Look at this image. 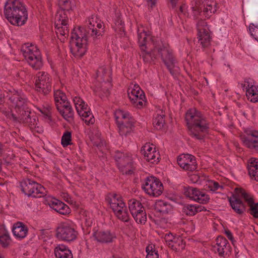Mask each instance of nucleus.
I'll return each instance as SVG.
<instances>
[{
    "mask_svg": "<svg viewBox=\"0 0 258 258\" xmlns=\"http://www.w3.org/2000/svg\"><path fill=\"white\" fill-rule=\"evenodd\" d=\"M207 0H196L195 6L192 7V9L196 12H199L200 10H202L204 4L206 3Z\"/></svg>",
    "mask_w": 258,
    "mask_h": 258,
    "instance_id": "obj_50",
    "label": "nucleus"
},
{
    "mask_svg": "<svg viewBox=\"0 0 258 258\" xmlns=\"http://www.w3.org/2000/svg\"><path fill=\"white\" fill-rule=\"evenodd\" d=\"M171 4L172 5V8H174L176 7L177 0H170Z\"/></svg>",
    "mask_w": 258,
    "mask_h": 258,
    "instance_id": "obj_64",
    "label": "nucleus"
},
{
    "mask_svg": "<svg viewBox=\"0 0 258 258\" xmlns=\"http://www.w3.org/2000/svg\"><path fill=\"white\" fill-rule=\"evenodd\" d=\"M237 194L239 199L242 198L244 201L247 203L248 205L251 204L254 202L252 197L248 192H246L244 189L240 188H236L235 189V193Z\"/></svg>",
    "mask_w": 258,
    "mask_h": 258,
    "instance_id": "obj_33",
    "label": "nucleus"
},
{
    "mask_svg": "<svg viewBox=\"0 0 258 258\" xmlns=\"http://www.w3.org/2000/svg\"><path fill=\"white\" fill-rule=\"evenodd\" d=\"M216 6L217 3L214 1H206L202 9V13L205 18H209L212 14L215 13L217 10Z\"/></svg>",
    "mask_w": 258,
    "mask_h": 258,
    "instance_id": "obj_29",
    "label": "nucleus"
},
{
    "mask_svg": "<svg viewBox=\"0 0 258 258\" xmlns=\"http://www.w3.org/2000/svg\"><path fill=\"white\" fill-rule=\"evenodd\" d=\"M137 223L139 224H145L147 221V215L145 210L141 211L140 213L132 216Z\"/></svg>",
    "mask_w": 258,
    "mask_h": 258,
    "instance_id": "obj_45",
    "label": "nucleus"
},
{
    "mask_svg": "<svg viewBox=\"0 0 258 258\" xmlns=\"http://www.w3.org/2000/svg\"><path fill=\"white\" fill-rule=\"evenodd\" d=\"M166 243L169 247L173 249L177 250L178 248L176 246V245H175V244L174 242V239L172 240L171 242H167Z\"/></svg>",
    "mask_w": 258,
    "mask_h": 258,
    "instance_id": "obj_61",
    "label": "nucleus"
},
{
    "mask_svg": "<svg viewBox=\"0 0 258 258\" xmlns=\"http://www.w3.org/2000/svg\"><path fill=\"white\" fill-rule=\"evenodd\" d=\"M12 231L14 235L17 238L23 239L26 236L28 229L24 223L18 222L14 225Z\"/></svg>",
    "mask_w": 258,
    "mask_h": 258,
    "instance_id": "obj_24",
    "label": "nucleus"
},
{
    "mask_svg": "<svg viewBox=\"0 0 258 258\" xmlns=\"http://www.w3.org/2000/svg\"><path fill=\"white\" fill-rule=\"evenodd\" d=\"M54 98L56 107L57 104L62 105L67 102L66 95L59 90L54 91Z\"/></svg>",
    "mask_w": 258,
    "mask_h": 258,
    "instance_id": "obj_37",
    "label": "nucleus"
},
{
    "mask_svg": "<svg viewBox=\"0 0 258 258\" xmlns=\"http://www.w3.org/2000/svg\"><path fill=\"white\" fill-rule=\"evenodd\" d=\"M228 200L231 208L237 214L241 215L245 211L246 206L237 194H233L232 197L228 198Z\"/></svg>",
    "mask_w": 258,
    "mask_h": 258,
    "instance_id": "obj_20",
    "label": "nucleus"
},
{
    "mask_svg": "<svg viewBox=\"0 0 258 258\" xmlns=\"http://www.w3.org/2000/svg\"><path fill=\"white\" fill-rule=\"evenodd\" d=\"M174 242L176 245L177 247V250L180 249V248L183 249L185 247V242L181 238H174Z\"/></svg>",
    "mask_w": 258,
    "mask_h": 258,
    "instance_id": "obj_51",
    "label": "nucleus"
},
{
    "mask_svg": "<svg viewBox=\"0 0 258 258\" xmlns=\"http://www.w3.org/2000/svg\"><path fill=\"white\" fill-rule=\"evenodd\" d=\"M49 207L60 214L66 215L70 213L69 207L64 203L56 199H53L48 202Z\"/></svg>",
    "mask_w": 258,
    "mask_h": 258,
    "instance_id": "obj_21",
    "label": "nucleus"
},
{
    "mask_svg": "<svg viewBox=\"0 0 258 258\" xmlns=\"http://www.w3.org/2000/svg\"><path fill=\"white\" fill-rule=\"evenodd\" d=\"M216 248L218 254L221 257H224L228 255L231 249V246L228 240L222 236H219L216 239Z\"/></svg>",
    "mask_w": 258,
    "mask_h": 258,
    "instance_id": "obj_18",
    "label": "nucleus"
},
{
    "mask_svg": "<svg viewBox=\"0 0 258 258\" xmlns=\"http://www.w3.org/2000/svg\"><path fill=\"white\" fill-rule=\"evenodd\" d=\"M83 112H84L85 113H81L79 115L82 117L85 122L88 125L90 124H93L95 121V119L89 108H87Z\"/></svg>",
    "mask_w": 258,
    "mask_h": 258,
    "instance_id": "obj_39",
    "label": "nucleus"
},
{
    "mask_svg": "<svg viewBox=\"0 0 258 258\" xmlns=\"http://www.w3.org/2000/svg\"><path fill=\"white\" fill-rule=\"evenodd\" d=\"M106 201L113 212L125 205L121 196L114 192L108 194L106 197Z\"/></svg>",
    "mask_w": 258,
    "mask_h": 258,
    "instance_id": "obj_19",
    "label": "nucleus"
},
{
    "mask_svg": "<svg viewBox=\"0 0 258 258\" xmlns=\"http://www.w3.org/2000/svg\"><path fill=\"white\" fill-rule=\"evenodd\" d=\"M128 204L130 213L132 216L140 213L141 211L145 210L141 203L137 200L131 199L129 200Z\"/></svg>",
    "mask_w": 258,
    "mask_h": 258,
    "instance_id": "obj_30",
    "label": "nucleus"
},
{
    "mask_svg": "<svg viewBox=\"0 0 258 258\" xmlns=\"http://www.w3.org/2000/svg\"><path fill=\"white\" fill-rule=\"evenodd\" d=\"M146 251L147 253L146 258H159L158 251L155 249L154 245H148L146 248Z\"/></svg>",
    "mask_w": 258,
    "mask_h": 258,
    "instance_id": "obj_41",
    "label": "nucleus"
},
{
    "mask_svg": "<svg viewBox=\"0 0 258 258\" xmlns=\"http://www.w3.org/2000/svg\"><path fill=\"white\" fill-rule=\"evenodd\" d=\"M58 5L64 13L65 11L68 12L72 9L70 0H58Z\"/></svg>",
    "mask_w": 258,
    "mask_h": 258,
    "instance_id": "obj_47",
    "label": "nucleus"
},
{
    "mask_svg": "<svg viewBox=\"0 0 258 258\" xmlns=\"http://www.w3.org/2000/svg\"><path fill=\"white\" fill-rule=\"evenodd\" d=\"M177 162L179 166L183 169L193 171L197 168L196 157L189 154H183L177 158Z\"/></svg>",
    "mask_w": 258,
    "mask_h": 258,
    "instance_id": "obj_15",
    "label": "nucleus"
},
{
    "mask_svg": "<svg viewBox=\"0 0 258 258\" xmlns=\"http://www.w3.org/2000/svg\"><path fill=\"white\" fill-rule=\"evenodd\" d=\"M206 209L203 206L199 205L185 204L182 208V213L187 216H194L197 213Z\"/></svg>",
    "mask_w": 258,
    "mask_h": 258,
    "instance_id": "obj_25",
    "label": "nucleus"
},
{
    "mask_svg": "<svg viewBox=\"0 0 258 258\" xmlns=\"http://www.w3.org/2000/svg\"><path fill=\"white\" fill-rule=\"evenodd\" d=\"M198 29V37L199 42L203 47H208L211 41L209 29L207 23L201 19L197 24Z\"/></svg>",
    "mask_w": 258,
    "mask_h": 258,
    "instance_id": "obj_13",
    "label": "nucleus"
},
{
    "mask_svg": "<svg viewBox=\"0 0 258 258\" xmlns=\"http://www.w3.org/2000/svg\"><path fill=\"white\" fill-rule=\"evenodd\" d=\"M248 173L258 181V159L251 158L248 161Z\"/></svg>",
    "mask_w": 258,
    "mask_h": 258,
    "instance_id": "obj_27",
    "label": "nucleus"
},
{
    "mask_svg": "<svg viewBox=\"0 0 258 258\" xmlns=\"http://www.w3.org/2000/svg\"><path fill=\"white\" fill-rule=\"evenodd\" d=\"M192 9L194 17L196 19H198V16L200 15L201 14V13H202V10H200V12H196V11H194V10L193 9Z\"/></svg>",
    "mask_w": 258,
    "mask_h": 258,
    "instance_id": "obj_62",
    "label": "nucleus"
},
{
    "mask_svg": "<svg viewBox=\"0 0 258 258\" xmlns=\"http://www.w3.org/2000/svg\"><path fill=\"white\" fill-rule=\"evenodd\" d=\"M21 51L28 64L33 69L37 70L42 67V56L36 46L25 43L22 45Z\"/></svg>",
    "mask_w": 258,
    "mask_h": 258,
    "instance_id": "obj_5",
    "label": "nucleus"
},
{
    "mask_svg": "<svg viewBox=\"0 0 258 258\" xmlns=\"http://www.w3.org/2000/svg\"><path fill=\"white\" fill-rule=\"evenodd\" d=\"M246 96L248 99L252 102L258 101V87L256 86H251L250 88L246 90Z\"/></svg>",
    "mask_w": 258,
    "mask_h": 258,
    "instance_id": "obj_35",
    "label": "nucleus"
},
{
    "mask_svg": "<svg viewBox=\"0 0 258 258\" xmlns=\"http://www.w3.org/2000/svg\"><path fill=\"white\" fill-rule=\"evenodd\" d=\"M106 74L108 76H109V73L108 72V70L104 67L100 68L97 72V75L98 77H99L100 76H101L102 75L103 81H105L104 77Z\"/></svg>",
    "mask_w": 258,
    "mask_h": 258,
    "instance_id": "obj_52",
    "label": "nucleus"
},
{
    "mask_svg": "<svg viewBox=\"0 0 258 258\" xmlns=\"http://www.w3.org/2000/svg\"><path fill=\"white\" fill-rule=\"evenodd\" d=\"M114 116L116 122L119 120H124L131 117V115L128 112L124 111L121 110H118L115 112Z\"/></svg>",
    "mask_w": 258,
    "mask_h": 258,
    "instance_id": "obj_43",
    "label": "nucleus"
},
{
    "mask_svg": "<svg viewBox=\"0 0 258 258\" xmlns=\"http://www.w3.org/2000/svg\"><path fill=\"white\" fill-rule=\"evenodd\" d=\"M157 208L160 213L167 214L172 211V207L166 202L160 201L157 204Z\"/></svg>",
    "mask_w": 258,
    "mask_h": 258,
    "instance_id": "obj_38",
    "label": "nucleus"
},
{
    "mask_svg": "<svg viewBox=\"0 0 258 258\" xmlns=\"http://www.w3.org/2000/svg\"><path fill=\"white\" fill-rule=\"evenodd\" d=\"M51 107H48L46 108L40 109V111L44 115L46 118L51 120Z\"/></svg>",
    "mask_w": 258,
    "mask_h": 258,
    "instance_id": "obj_53",
    "label": "nucleus"
},
{
    "mask_svg": "<svg viewBox=\"0 0 258 258\" xmlns=\"http://www.w3.org/2000/svg\"><path fill=\"white\" fill-rule=\"evenodd\" d=\"M56 235L62 240L72 241L76 238L77 232L68 224H63L57 228Z\"/></svg>",
    "mask_w": 258,
    "mask_h": 258,
    "instance_id": "obj_14",
    "label": "nucleus"
},
{
    "mask_svg": "<svg viewBox=\"0 0 258 258\" xmlns=\"http://www.w3.org/2000/svg\"><path fill=\"white\" fill-rule=\"evenodd\" d=\"M18 113V116H17L14 113H10L8 115V117L14 121V122H20V120L19 119V112H17Z\"/></svg>",
    "mask_w": 258,
    "mask_h": 258,
    "instance_id": "obj_57",
    "label": "nucleus"
},
{
    "mask_svg": "<svg viewBox=\"0 0 258 258\" xmlns=\"http://www.w3.org/2000/svg\"><path fill=\"white\" fill-rule=\"evenodd\" d=\"M54 253L57 258H73L71 251L62 244L55 247Z\"/></svg>",
    "mask_w": 258,
    "mask_h": 258,
    "instance_id": "obj_28",
    "label": "nucleus"
},
{
    "mask_svg": "<svg viewBox=\"0 0 258 258\" xmlns=\"http://www.w3.org/2000/svg\"><path fill=\"white\" fill-rule=\"evenodd\" d=\"M73 101L78 114L85 113L83 111L88 108V105L86 104L85 102L79 97H74Z\"/></svg>",
    "mask_w": 258,
    "mask_h": 258,
    "instance_id": "obj_34",
    "label": "nucleus"
},
{
    "mask_svg": "<svg viewBox=\"0 0 258 258\" xmlns=\"http://www.w3.org/2000/svg\"><path fill=\"white\" fill-rule=\"evenodd\" d=\"M143 51L142 56L145 62L151 63L156 58L157 55H160L161 58L167 68L172 76L176 73L173 69L175 67L176 60L173 56L172 52L162 42L156 44L150 51Z\"/></svg>",
    "mask_w": 258,
    "mask_h": 258,
    "instance_id": "obj_4",
    "label": "nucleus"
},
{
    "mask_svg": "<svg viewBox=\"0 0 258 258\" xmlns=\"http://www.w3.org/2000/svg\"><path fill=\"white\" fill-rule=\"evenodd\" d=\"M86 26L80 30V34H73V39H75L76 56L82 57L87 52V42L92 38L94 43L99 39L104 32V26L101 21L96 16L92 15L86 22Z\"/></svg>",
    "mask_w": 258,
    "mask_h": 258,
    "instance_id": "obj_1",
    "label": "nucleus"
},
{
    "mask_svg": "<svg viewBox=\"0 0 258 258\" xmlns=\"http://www.w3.org/2000/svg\"><path fill=\"white\" fill-rule=\"evenodd\" d=\"M119 130V133L121 136H126L131 132L134 124V119L132 117L124 120H121L116 122Z\"/></svg>",
    "mask_w": 258,
    "mask_h": 258,
    "instance_id": "obj_22",
    "label": "nucleus"
},
{
    "mask_svg": "<svg viewBox=\"0 0 258 258\" xmlns=\"http://www.w3.org/2000/svg\"><path fill=\"white\" fill-rule=\"evenodd\" d=\"M249 209L247 212L255 218L258 219V203L253 202L251 204L248 205Z\"/></svg>",
    "mask_w": 258,
    "mask_h": 258,
    "instance_id": "obj_48",
    "label": "nucleus"
},
{
    "mask_svg": "<svg viewBox=\"0 0 258 258\" xmlns=\"http://www.w3.org/2000/svg\"><path fill=\"white\" fill-rule=\"evenodd\" d=\"M146 160L152 163H157L159 162L160 155L156 150L151 153H148V155L145 157Z\"/></svg>",
    "mask_w": 258,
    "mask_h": 258,
    "instance_id": "obj_42",
    "label": "nucleus"
},
{
    "mask_svg": "<svg viewBox=\"0 0 258 258\" xmlns=\"http://www.w3.org/2000/svg\"><path fill=\"white\" fill-rule=\"evenodd\" d=\"M209 188H210L211 190L215 191L217 190L219 188H223L222 186H220L218 182L216 181L211 182L209 185Z\"/></svg>",
    "mask_w": 258,
    "mask_h": 258,
    "instance_id": "obj_54",
    "label": "nucleus"
},
{
    "mask_svg": "<svg viewBox=\"0 0 258 258\" xmlns=\"http://www.w3.org/2000/svg\"><path fill=\"white\" fill-rule=\"evenodd\" d=\"M35 81L36 90L44 95L49 94L51 91V78L45 72H39L36 75Z\"/></svg>",
    "mask_w": 258,
    "mask_h": 258,
    "instance_id": "obj_10",
    "label": "nucleus"
},
{
    "mask_svg": "<svg viewBox=\"0 0 258 258\" xmlns=\"http://www.w3.org/2000/svg\"><path fill=\"white\" fill-rule=\"evenodd\" d=\"M63 13V16L60 14L55 17V26L56 28V33L67 37L69 36V30L68 27V18Z\"/></svg>",
    "mask_w": 258,
    "mask_h": 258,
    "instance_id": "obj_16",
    "label": "nucleus"
},
{
    "mask_svg": "<svg viewBox=\"0 0 258 258\" xmlns=\"http://www.w3.org/2000/svg\"><path fill=\"white\" fill-rule=\"evenodd\" d=\"M72 141V134L70 132L66 131L62 137L61 140V144L63 147H67L68 145H71Z\"/></svg>",
    "mask_w": 258,
    "mask_h": 258,
    "instance_id": "obj_44",
    "label": "nucleus"
},
{
    "mask_svg": "<svg viewBox=\"0 0 258 258\" xmlns=\"http://www.w3.org/2000/svg\"><path fill=\"white\" fill-rule=\"evenodd\" d=\"M11 241L10 237L7 231H3L0 232V244L4 248H7Z\"/></svg>",
    "mask_w": 258,
    "mask_h": 258,
    "instance_id": "obj_40",
    "label": "nucleus"
},
{
    "mask_svg": "<svg viewBox=\"0 0 258 258\" xmlns=\"http://www.w3.org/2000/svg\"><path fill=\"white\" fill-rule=\"evenodd\" d=\"M114 158L120 171L123 174H132L135 170V164L133 158L129 153H124L116 151Z\"/></svg>",
    "mask_w": 258,
    "mask_h": 258,
    "instance_id": "obj_6",
    "label": "nucleus"
},
{
    "mask_svg": "<svg viewBox=\"0 0 258 258\" xmlns=\"http://www.w3.org/2000/svg\"><path fill=\"white\" fill-rule=\"evenodd\" d=\"M20 186L22 192L28 197H41L45 195V188L29 178L23 180L20 183Z\"/></svg>",
    "mask_w": 258,
    "mask_h": 258,
    "instance_id": "obj_7",
    "label": "nucleus"
},
{
    "mask_svg": "<svg viewBox=\"0 0 258 258\" xmlns=\"http://www.w3.org/2000/svg\"><path fill=\"white\" fill-rule=\"evenodd\" d=\"M225 233L226 235L227 238L233 242L234 238L231 231L227 229L225 231Z\"/></svg>",
    "mask_w": 258,
    "mask_h": 258,
    "instance_id": "obj_60",
    "label": "nucleus"
},
{
    "mask_svg": "<svg viewBox=\"0 0 258 258\" xmlns=\"http://www.w3.org/2000/svg\"><path fill=\"white\" fill-rule=\"evenodd\" d=\"M56 108L66 120L69 121L73 119L74 111L69 102L62 105L57 104Z\"/></svg>",
    "mask_w": 258,
    "mask_h": 258,
    "instance_id": "obj_23",
    "label": "nucleus"
},
{
    "mask_svg": "<svg viewBox=\"0 0 258 258\" xmlns=\"http://www.w3.org/2000/svg\"><path fill=\"white\" fill-rule=\"evenodd\" d=\"M132 94L133 95H138L140 96V97L145 98V93L144 91L141 90V88L138 85H134L133 88L130 87L127 90V94Z\"/></svg>",
    "mask_w": 258,
    "mask_h": 258,
    "instance_id": "obj_46",
    "label": "nucleus"
},
{
    "mask_svg": "<svg viewBox=\"0 0 258 258\" xmlns=\"http://www.w3.org/2000/svg\"><path fill=\"white\" fill-rule=\"evenodd\" d=\"M188 134L193 139L203 140L210 128V123L205 116L196 108L188 109L185 114Z\"/></svg>",
    "mask_w": 258,
    "mask_h": 258,
    "instance_id": "obj_2",
    "label": "nucleus"
},
{
    "mask_svg": "<svg viewBox=\"0 0 258 258\" xmlns=\"http://www.w3.org/2000/svg\"><path fill=\"white\" fill-rule=\"evenodd\" d=\"M165 116L164 112L162 110H159L153 119V124L157 130H160L163 128L165 123Z\"/></svg>",
    "mask_w": 258,
    "mask_h": 258,
    "instance_id": "obj_31",
    "label": "nucleus"
},
{
    "mask_svg": "<svg viewBox=\"0 0 258 258\" xmlns=\"http://www.w3.org/2000/svg\"><path fill=\"white\" fill-rule=\"evenodd\" d=\"M142 188L147 194L153 197H158L163 190V186L160 180L152 176L146 178Z\"/></svg>",
    "mask_w": 258,
    "mask_h": 258,
    "instance_id": "obj_9",
    "label": "nucleus"
},
{
    "mask_svg": "<svg viewBox=\"0 0 258 258\" xmlns=\"http://www.w3.org/2000/svg\"><path fill=\"white\" fill-rule=\"evenodd\" d=\"M95 239L99 242L103 243H109L112 241L115 236L109 231H99L94 233Z\"/></svg>",
    "mask_w": 258,
    "mask_h": 258,
    "instance_id": "obj_26",
    "label": "nucleus"
},
{
    "mask_svg": "<svg viewBox=\"0 0 258 258\" xmlns=\"http://www.w3.org/2000/svg\"><path fill=\"white\" fill-rule=\"evenodd\" d=\"M240 138L244 146L251 151L258 153L257 131L245 129L244 134L241 135Z\"/></svg>",
    "mask_w": 258,
    "mask_h": 258,
    "instance_id": "obj_11",
    "label": "nucleus"
},
{
    "mask_svg": "<svg viewBox=\"0 0 258 258\" xmlns=\"http://www.w3.org/2000/svg\"><path fill=\"white\" fill-rule=\"evenodd\" d=\"M7 97L9 100L15 107L17 112H19V114L23 111L29 110V101L26 96L21 92H18L12 88L9 90Z\"/></svg>",
    "mask_w": 258,
    "mask_h": 258,
    "instance_id": "obj_8",
    "label": "nucleus"
},
{
    "mask_svg": "<svg viewBox=\"0 0 258 258\" xmlns=\"http://www.w3.org/2000/svg\"><path fill=\"white\" fill-rule=\"evenodd\" d=\"M4 15L13 25L22 26L28 20V12L25 5L20 0H8L5 5Z\"/></svg>",
    "mask_w": 258,
    "mask_h": 258,
    "instance_id": "obj_3",
    "label": "nucleus"
},
{
    "mask_svg": "<svg viewBox=\"0 0 258 258\" xmlns=\"http://www.w3.org/2000/svg\"><path fill=\"white\" fill-rule=\"evenodd\" d=\"M244 83H246V90H248L249 88H250L251 86H254L252 84H253L252 80H251L250 79H245Z\"/></svg>",
    "mask_w": 258,
    "mask_h": 258,
    "instance_id": "obj_59",
    "label": "nucleus"
},
{
    "mask_svg": "<svg viewBox=\"0 0 258 258\" xmlns=\"http://www.w3.org/2000/svg\"><path fill=\"white\" fill-rule=\"evenodd\" d=\"M145 99H146L145 97V98L140 97V100H138V101H136L133 103L138 108H141V107H143L144 104H145V103H146Z\"/></svg>",
    "mask_w": 258,
    "mask_h": 258,
    "instance_id": "obj_55",
    "label": "nucleus"
},
{
    "mask_svg": "<svg viewBox=\"0 0 258 258\" xmlns=\"http://www.w3.org/2000/svg\"><path fill=\"white\" fill-rule=\"evenodd\" d=\"M175 238L171 233L166 234L164 237L166 242H171L172 240H174Z\"/></svg>",
    "mask_w": 258,
    "mask_h": 258,
    "instance_id": "obj_58",
    "label": "nucleus"
},
{
    "mask_svg": "<svg viewBox=\"0 0 258 258\" xmlns=\"http://www.w3.org/2000/svg\"><path fill=\"white\" fill-rule=\"evenodd\" d=\"M20 123L25 124L33 132L37 125V117L32 113L29 110L23 111L19 114Z\"/></svg>",
    "mask_w": 258,
    "mask_h": 258,
    "instance_id": "obj_17",
    "label": "nucleus"
},
{
    "mask_svg": "<svg viewBox=\"0 0 258 258\" xmlns=\"http://www.w3.org/2000/svg\"><path fill=\"white\" fill-rule=\"evenodd\" d=\"M153 145H150V144L146 143L141 150V152L142 154H144V156L146 157V155H148V153H151L152 152L155 151V149L153 148L151 146H153Z\"/></svg>",
    "mask_w": 258,
    "mask_h": 258,
    "instance_id": "obj_49",
    "label": "nucleus"
},
{
    "mask_svg": "<svg viewBox=\"0 0 258 258\" xmlns=\"http://www.w3.org/2000/svg\"><path fill=\"white\" fill-rule=\"evenodd\" d=\"M115 216L120 220L124 222H128L130 220V216L127 207L125 205L120 209H118L114 212Z\"/></svg>",
    "mask_w": 258,
    "mask_h": 258,
    "instance_id": "obj_32",
    "label": "nucleus"
},
{
    "mask_svg": "<svg viewBox=\"0 0 258 258\" xmlns=\"http://www.w3.org/2000/svg\"><path fill=\"white\" fill-rule=\"evenodd\" d=\"M138 43L142 51H145V49L148 48L147 45L148 43L147 42V39H150V37L147 36L146 33L144 31L138 34Z\"/></svg>",
    "mask_w": 258,
    "mask_h": 258,
    "instance_id": "obj_36",
    "label": "nucleus"
},
{
    "mask_svg": "<svg viewBox=\"0 0 258 258\" xmlns=\"http://www.w3.org/2000/svg\"><path fill=\"white\" fill-rule=\"evenodd\" d=\"M184 195L190 199H192L200 204H206L210 200L209 195H207L203 190H200L197 188L190 186L184 187L183 189Z\"/></svg>",
    "mask_w": 258,
    "mask_h": 258,
    "instance_id": "obj_12",
    "label": "nucleus"
},
{
    "mask_svg": "<svg viewBox=\"0 0 258 258\" xmlns=\"http://www.w3.org/2000/svg\"><path fill=\"white\" fill-rule=\"evenodd\" d=\"M128 96L130 100L132 102V103L135 102L136 101L140 99V96L138 95H133L132 94L128 93Z\"/></svg>",
    "mask_w": 258,
    "mask_h": 258,
    "instance_id": "obj_56",
    "label": "nucleus"
},
{
    "mask_svg": "<svg viewBox=\"0 0 258 258\" xmlns=\"http://www.w3.org/2000/svg\"><path fill=\"white\" fill-rule=\"evenodd\" d=\"M147 2L148 3V5L152 8L155 5L156 0H147Z\"/></svg>",
    "mask_w": 258,
    "mask_h": 258,
    "instance_id": "obj_63",
    "label": "nucleus"
}]
</instances>
